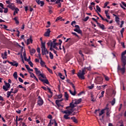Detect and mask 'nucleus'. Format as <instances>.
<instances>
[{"label":"nucleus","instance_id":"nucleus-1","mask_svg":"<svg viewBox=\"0 0 126 126\" xmlns=\"http://www.w3.org/2000/svg\"><path fill=\"white\" fill-rule=\"evenodd\" d=\"M86 69L88 70H90V67H85L84 68L82 69V71L80 70L79 72L77 74V76L79 78V79H85V72H86Z\"/></svg>","mask_w":126,"mask_h":126},{"label":"nucleus","instance_id":"nucleus-2","mask_svg":"<svg viewBox=\"0 0 126 126\" xmlns=\"http://www.w3.org/2000/svg\"><path fill=\"white\" fill-rule=\"evenodd\" d=\"M41 49L43 56H47V55L49 54V51L46 48L45 42H41Z\"/></svg>","mask_w":126,"mask_h":126},{"label":"nucleus","instance_id":"nucleus-3","mask_svg":"<svg viewBox=\"0 0 126 126\" xmlns=\"http://www.w3.org/2000/svg\"><path fill=\"white\" fill-rule=\"evenodd\" d=\"M74 27L75 28V29H74V31H75V32H77L78 34H81V33H82V31L80 30V27H79V26L75 25Z\"/></svg>","mask_w":126,"mask_h":126},{"label":"nucleus","instance_id":"nucleus-4","mask_svg":"<svg viewBox=\"0 0 126 126\" xmlns=\"http://www.w3.org/2000/svg\"><path fill=\"white\" fill-rule=\"evenodd\" d=\"M71 85L74 89V92H72L71 90H69V92H70V94H71V95H73V96H75L76 94V91H75V86L72 83H71Z\"/></svg>","mask_w":126,"mask_h":126},{"label":"nucleus","instance_id":"nucleus-5","mask_svg":"<svg viewBox=\"0 0 126 126\" xmlns=\"http://www.w3.org/2000/svg\"><path fill=\"white\" fill-rule=\"evenodd\" d=\"M123 67L121 68V66H120V65H118V71H121V72L123 73V74H124L125 73V72H126V67H125V66H122Z\"/></svg>","mask_w":126,"mask_h":126},{"label":"nucleus","instance_id":"nucleus-6","mask_svg":"<svg viewBox=\"0 0 126 126\" xmlns=\"http://www.w3.org/2000/svg\"><path fill=\"white\" fill-rule=\"evenodd\" d=\"M95 81L97 84H101L103 82V78H102V77H97L95 78Z\"/></svg>","mask_w":126,"mask_h":126},{"label":"nucleus","instance_id":"nucleus-7","mask_svg":"<svg viewBox=\"0 0 126 126\" xmlns=\"http://www.w3.org/2000/svg\"><path fill=\"white\" fill-rule=\"evenodd\" d=\"M121 61L123 63L122 66H126V57L121 56Z\"/></svg>","mask_w":126,"mask_h":126},{"label":"nucleus","instance_id":"nucleus-8","mask_svg":"<svg viewBox=\"0 0 126 126\" xmlns=\"http://www.w3.org/2000/svg\"><path fill=\"white\" fill-rule=\"evenodd\" d=\"M37 104L39 105V106H42L43 104H44V101H43V99L41 98V96H38V100L37 101Z\"/></svg>","mask_w":126,"mask_h":126},{"label":"nucleus","instance_id":"nucleus-9","mask_svg":"<svg viewBox=\"0 0 126 126\" xmlns=\"http://www.w3.org/2000/svg\"><path fill=\"white\" fill-rule=\"evenodd\" d=\"M63 114H67V115H70V114L73 113V109H71L69 110H65L63 111Z\"/></svg>","mask_w":126,"mask_h":126},{"label":"nucleus","instance_id":"nucleus-10","mask_svg":"<svg viewBox=\"0 0 126 126\" xmlns=\"http://www.w3.org/2000/svg\"><path fill=\"white\" fill-rule=\"evenodd\" d=\"M1 57L3 60L7 59V52L5 51L4 53H1Z\"/></svg>","mask_w":126,"mask_h":126},{"label":"nucleus","instance_id":"nucleus-11","mask_svg":"<svg viewBox=\"0 0 126 126\" xmlns=\"http://www.w3.org/2000/svg\"><path fill=\"white\" fill-rule=\"evenodd\" d=\"M51 32V30L50 29H48L47 31L44 33V36L45 37H50V32Z\"/></svg>","mask_w":126,"mask_h":126},{"label":"nucleus","instance_id":"nucleus-12","mask_svg":"<svg viewBox=\"0 0 126 126\" xmlns=\"http://www.w3.org/2000/svg\"><path fill=\"white\" fill-rule=\"evenodd\" d=\"M34 69L36 75H37V76H40V75H41V71L39 70V69H38V68H34Z\"/></svg>","mask_w":126,"mask_h":126},{"label":"nucleus","instance_id":"nucleus-13","mask_svg":"<svg viewBox=\"0 0 126 126\" xmlns=\"http://www.w3.org/2000/svg\"><path fill=\"white\" fill-rule=\"evenodd\" d=\"M114 16H115V21L117 22L118 24H120V18L117 16V15H115V14H113Z\"/></svg>","mask_w":126,"mask_h":126},{"label":"nucleus","instance_id":"nucleus-14","mask_svg":"<svg viewBox=\"0 0 126 126\" xmlns=\"http://www.w3.org/2000/svg\"><path fill=\"white\" fill-rule=\"evenodd\" d=\"M39 80L42 81V82H44V83H45L46 84H49V81L48 79H46L45 80L42 79L41 78H39Z\"/></svg>","mask_w":126,"mask_h":126},{"label":"nucleus","instance_id":"nucleus-15","mask_svg":"<svg viewBox=\"0 0 126 126\" xmlns=\"http://www.w3.org/2000/svg\"><path fill=\"white\" fill-rule=\"evenodd\" d=\"M74 101H75L74 104L76 105H77L78 104H80V103H81V101H82V99L79 98L78 100L75 99Z\"/></svg>","mask_w":126,"mask_h":126},{"label":"nucleus","instance_id":"nucleus-16","mask_svg":"<svg viewBox=\"0 0 126 126\" xmlns=\"http://www.w3.org/2000/svg\"><path fill=\"white\" fill-rule=\"evenodd\" d=\"M30 42L32 43L33 42V40L32 39V37L31 36H30L29 39H27V45H29L30 44Z\"/></svg>","mask_w":126,"mask_h":126},{"label":"nucleus","instance_id":"nucleus-17","mask_svg":"<svg viewBox=\"0 0 126 126\" xmlns=\"http://www.w3.org/2000/svg\"><path fill=\"white\" fill-rule=\"evenodd\" d=\"M63 99L62 98L61 99H57L56 100V104L57 105V106H60V103L61 102H63Z\"/></svg>","mask_w":126,"mask_h":126},{"label":"nucleus","instance_id":"nucleus-18","mask_svg":"<svg viewBox=\"0 0 126 126\" xmlns=\"http://www.w3.org/2000/svg\"><path fill=\"white\" fill-rule=\"evenodd\" d=\"M97 26H99V28L102 29V30H104V29H105V26L103 24L97 23Z\"/></svg>","mask_w":126,"mask_h":126},{"label":"nucleus","instance_id":"nucleus-19","mask_svg":"<svg viewBox=\"0 0 126 126\" xmlns=\"http://www.w3.org/2000/svg\"><path fill=\"white\" fill-rule=\"evenodd\" d=\"M57 46H59V43H54L53 44L52 47H53L54 49H56V50H59V48H58V47H57Z\"/></svg>","mask_w":126,"mask_h":126},{"label":"nucleus","instance_id":"nucleus-20","mask_svg":"<svg viewBox=\"0 0 126 126\" xmlns=\"http://www.w3.org/2000/svg\"><path fill=\"white\" fill-rule=\"evenodd\" d=\"M69 107H70L71 108H72L71 109L73 108H75V107H76V104H74V103H73V101L71 102L70 103V106Z\"/></svg>","mask_w":126,"mask_h":126},{"label":"nucleus","instance_id":"nucleus-21","mask_svg":"<svg viewBox=\"0 0 126 126\" xmlns=\"http://www.w3.org/2000/svg\"><path fill=\"white\" fill-rule=\"evenodd\" d=\"M7 7H9V8L12 9V10H14L15 9V7L14 6V5H12L11 4L8 5Z\"/></svg>","mask_w":126,"mask_h":126},{"label":"nucleus","instance_id":"nucleus-22","mask_svg":"<svg viewBox=\"0 0 126 126\" xmlns=\"http://www.w3.org/2000/svg\"><path fill=\"white\" fill-rule=\"evenodd\" d=\"M30 52L31 53V55L32 56L33 55V54H35V53H36V50H35V49L34 48H32L30 50Z\"/></svg>","mask_w":126,"mask_h":126},{"label":"nucleus","instance_id":"nucleus-23","mask_svg":"<svg viewBox=\"0 0 126 126\" xmlns=\"http://www.w3.org/2000/svg\"><path fill=\"white\" fill-rule=\"evenodd\" d=\"M105 110H106V109H103L101 110L100 112L99 113V116H102L103 114H105Z\"/></svg>","mask_w":126,"mask_h":126},{"label":"nucleus","instance_id":"nucleus-24","mask_svg":"<svg viewBox=\"0 0 126 126\" xmlns=\"http://www.w3.org/2000/svg\"><path fill=\"white\" fill-rule=\"evenodd\" d=\"M59 76H60V78H61V79H62L63 80H64V78H65L64 76L63 75V74L61 73H59Z\"/></svg>","mask_w":126,"mask_h":126},{"label":"nucleus","instance_id":"nucleus-25","mask_svg":"<svg viewBox=\"0 0 126 126\" xmlns=\"http://www.w3.org/2000/svg\"><path fill=\"white\" fill-rule=\"evenodd\" d=\"M71 119L72 120L73 122L75 123V124H77V123H78L77 119H75V117H71Z\"/></svg>","mask_w":126,"mask_h":126},{"label":"nucleus","instance_id":"nucleus-26","mask_svg":"<svg viewBox=\"0 0 126 126\" xmlns=\"http://www.w3.org/2000/svg\"><path fill=\"white\" fill-rule=\"evenodd\" d=\"M13 66H16V67L18 66V63L16 61H13Z\"/></svg>","mask_w":126,"mask_h":126},{"label":"nucleus","instance_id":"nucleus-27","mask_svg":"<svg viewBox=\"0 0 126 126\" xmlns=\"http://www.w3.org/2000/svg\"><path fill=\"white\" fill-rule=\"evenodd\" d=\"M106 115L107 116V117H109L110 116V109H109V108H106Z\"/></svg>","mask_w":126,"mask_h":126},{"label":"nucleus","instance_id":"nucleus-28","mask_svg":"<svg viewBox=\"0 0 126 126\" xmlns=\"http://www.w3.org/2000/svg\"><path fill=\"white\" fill-rule=\"evenodd\" d=\"M96 10H95V11L96 12H101V8H100V7H99L98 5H96Z\"/></svg>","mask_w":126,"mask_h":126},{"label":"nucleus","instance_id":"nucleus-29","mask_svg":"<svg viewBox=\"0 0 126 126\" xmlns=\"http://www.w3.org/2000/svg\"><path fill=\"white\" fill-rule=\"evenodd\" d=\"M45 67H46V68H47V69L48 70L49 72H50V73H52L53 74V70L50 69L49 68V67H47V66L46 65H44Z\"/></svg>","mask_w":126,"mask_h":126},{"label":"nucleus","instance_id":"nucleus-30","mask_svg":"<svg viewBox=\"0 0 126 126\" xmlns=\"http://www.w3.org/2000/svg\"><path fill=\"white\" fill-rule=\"evenodd\" d=\"M13 75L15 79H17V77H18L17 76V72H15Z\"/></svg>","mask_w":126,"mask_h":126},{"label":"nucleus","instance_id":"nucleus-31","mask_svg":"<svg viewBox=\"0 0 126 126\" xmlns=\"http://www.w3.org/2000/svg\"><path fill=\"white\" fill-rule=\"evenodd\" d=\"M18 11H19V8H15V11L14 12V15H15L16 13H18Z\"/></svg>","mask_w":126,"mask_h":126},{"label":"nucleus","instance_id":"nucleus-32","mask_svg":"<svg viewBox=\"0 0 126 126\" xmlns=\"http://www.w3.org/2000/svg\"><path fill=\"white\" fill-rule=\"evenodd\" d=\"M124 32H125V28H123L122 29V30L120 31V32H121V36H122V37H124V35L123 34Z\"/></svg>","mask_w":126,"mask_h":126},{"label":"nucleus","instance_id":"nucleus-33","mask_svg":"<svg viewBox=\"0 0 126 126\" xmlns=\"http://www.w3.org/2000/svg\"><path fill=\"white\" fill-rule=\"evenodd\" d=\"M68 116H70L69 115H64L63 117L65 120H69L70 119V117H68Z\"/></svg>","mask_w":126,"mask_h":126},{"label":"nucleus","instance_id":"nucleus-34","mask_svg":"<svg viewBox=\"0 0 126 126\" xmlns=\"http://www.w3.org/2000/svg\"><path fill=\"white\" fill-rule=\"evenodd\" d=\"M5 86L7 87L8 89L10 88V84L8 83H5Z\"/></svg>","mask_w":126,"mask_h":126},{"label":"nucleus","instance_id":"nucleus-35","mask_svg":"<svg viewBox=\"0 0 126 126\" xmlns=\"http://www.w3.org/2000/svg\"><path fill=\"white\" fill-rule=\"evenodd\" d=\"M105 93V91H103L101 92V95L99 96V99H101V98H103V97H104V94Z\"/></svg>","mask_w":126,"mask_h":126},{"label":"nucleus","instance_id":"nucleus-36","mask_svg":"<svg viewBox=\"0 0 126 126\" xmlns=\"http://www.w3.org/2000/svg\"><path fill=\"white\" fill-rule=\"evenodd\" d=\"M64 97H66V100H68V94H67V92H66L64 93Z\"/></svg>","mask_w":126,"mask_h":126},{"label":"nucleus","instance_id":"nucleus-37","mask_svg":"<svg viewBox=\"0 0 126 126\" xmlns=\"http://www.w3.org/2000/svg\"><path fill=\"white\" fill-rule=\"evenodd\" d=\"M49 57L51 60H53V59H54V55H53L52 52H49Z\"/></svg>","mask_w":126,"mask_h":126},{"label":"nucleus","instance_id":"nucleus-38","mask_svg":"<svg viewBox=\"0 0 126 126\" xmlns=\"http://www.w3.org/2000/svg\"><path fill=\"white\" fill-rule=\"evenodd\" d=\"M115 103H116V99L115 98H113V99L111 101V105H112V106H114V105H115Z\"/></svg>","mask_w":126,"mask_h":126},{"label":"nucleus","instance_id":"nucleus-39","mask_svg":"<svg viewBox=\"0 0 126 126\" xmlns=\"http://www.w3.org/2000/svg\"><path fill=\"white\" fill-rule=\"evenodd\" d=\"M14 20H15L16 24H19V21H18V20H17V17H15L14 18Z\"/></svg>","mask_w":126,"mask_h":126},{"label":"nucleus","instance_id":"nucleus-40","mask_svg":"<svg viewBox=\"0 0 126 126\" xmlns=\"http://www.w3.org/2000/svg\"><path fill=\"white\" fill-rule=\"evenodd\" d=\"M40 64L41 66H44L45 65V62L43 61V60H41L40 61Z\"/></svg>","mask_w":126,"mask_h":126},{"label":"nucleus","instance_id":"nucleus-41","mask_svg":"<svg viewBox=\"0 0 126 126\" xmlns=\"http://www.w3.org/2000/svg\"><path fill=\"white\" fill-rule=\"evenodd\" d=\"M3 9H4L3 11L4 13H7V12H8V9L7 8H3Z\"/></svg>","mask_w":126,"mask_h":126},{"label":"nucleus","instance_id":"nucleus-42","mask_svg":"<svg viewBox=\"0 0 126 126\" xmlns=\"http://www.w3.org/2000/svg\"><path fill=\"white\" fill-rule=\"evenodd\" d=\"M53 42H52V41H50L47 43L48 46H51V47H53Z\"/></svg>","mask_w":126,"mask_h":126},{"label":"nucleus","instance_id":"nucleus-43","mask_svg":"<svg viewBox=\"0 0 126 126\" xmlns=\"http://www.w3.org/2000/svg\"><path fill=\"white\" fill-rule=\"evenodd\" d=\"M3 89L4 91H7L8 90V88L6 87L5 86H3Z\"/></svg>","mask_w":126,"mask_h":126},{"label":"nucleus","instance_id":"nucleus-44","mask_svg":"<svg viewBox=\"0 0 126 126\" xmlns=\"http://www.w3.org/2000/svg\"><path fill=\"white\" fill-rule=\"evenodd\" d=\"M88 88H89V89H93V88H94V85L93 84L91 86H88Z\"/></svg>","mask_w":126,"mask_h":126},{"label":"nucleus","instance_id":"nucleus-45","mask_svg":"<svg viewBox=\"0 0 126 126\" xmlns=\"http://www.w3.org/2000/svg\"><path fill=\"white\" fill-rule=\"evenodd\" d=\"M79 54H80L82 57V58H84V55H83V54L82 53V51L81 50H80L79 51Z\"/></svg>","mask_w":126,"mask_h":126},{"label":"nucleus","instance_id":"nucleus-46","mask_svg":"<svg viewBox=\"0 0 126 126\" xmlns=\"http://www.w3.org/2000/svg\"><path fill=\"white\" fill-rule=\"evenodd\" d=\"M71 34H72V35H74L75 36H76L77 38H79V36H78V35H77V34L76 32H72Z\"/></svg>","mask_w":126,"mask_h":126},{"label":"nucleus","instance_id":"nucleus-47","mask_svg":"<svg viewBox=\"0 0 126 126\" xmlns=\"http://www.w3.org/2000/svg\"><path fill=\"white\" fill-rule=\"evenodd\" d=\"M61 1H62V2H63V0H57L55 3H61Z\"/></svg>","mask_w":126,"mask_h":126},{"label":"nucleus","instance_id":"nucleus-48","mask_svg":"<svg viewBox=\"0 0 126 126\" xmlns=\"http://www.w3.org/2000/svg\"><path fill=\"white\" fill-rule=\"evenodd\" d=\"M125 55H126V50L123 52H122L121 56H126Z\"/></svg>","mask_w":126,"mask_h":126},{"label":"nucleus","instance_id":"nucleus-49","mask_svg":"<svg viewBox=\"0 0 126 126\" xmlns=\"http://www.w3.org/2000/svg\"><path fill=\"white\" fill-rule=\"evenodd\" d=\"M29 64H30V65H31L32 67H33V63H32V62L29 61Z\"/></svg>","mask_w":126,"mask_h":126},{"label":"nucleus","instance_id":"nucleus-50","mask_svg":"<svg viewBox=\"0 0 126 126\" xmlns=\"http://www.w3.org/2000/svg\"><path fill=\"white\" fill-rule=\"evenodd\" d=\"M30 77L32 78H34V77H35V75L34 74V73H30Z\"/></svg>","mask_w":126,"mask_h":126},{"label":"nucleus","instance_id":"nucleus-51","mask_svg":"<svg viewBox=\"0 0 126 126\" xmlns=\"http://www.w3.org/2000/svg\"><path fill=\"white\" fill-rule=\"evenodd\" d=\"M88 19H89V17L87 16L85 19H83V21L85 22H86L87 21V20H88Z\"/></svg>","mask_w":126,"mask_h":126},{"label":"nucleus","instance_id":"nucleus-52","mask_svg":"<svg viewBox=\"0 0 126 126\" xmlns=\"http://www.w3.org/2000/svg\"><path fill=\"white\" fill-rule=\"evenodd\" d=\"M40 6H43V5L44 4V1H41L40 2Z\"/></svg>","mask_w":126,"mask_h":126},{"label":"nucleus","instance_id":"nucleus-53","mask_svg":"<svg viewBox=\"0 0 126 126\" xmlns=\"http://www.w3.org/2000/svg\"><path fill=\"white\" fill-rule=\"evenodd\" d=\"M11 93H13V92L10 91V92H7V95H9L10 96Z\"/></svg>","mask_w":126,"mask_h":126},{"label":"nucleus","instance_id":"nucleus-54","mask_svg":"<svg viewBox=\"0 0 126 126\" xmlns=\"http://www.w3.org/2000/svg\"><path fill=\"white\" fill-rule=\"evenodd\" d=\"M25 67H26L27 69H28V70H29V69H30V67H29V65L26 64Z\"/></svg>","mask_w":126,"mask_h":126},{"label":"nucleus","instance_id":"nucleus-55","mask_svg":"<svg viewBox=\"0 0 126 126\" xmlns=\"http://www.w3.org/2000/svg\"><path fill=\"white\" fill-rule=\"evenodd\" d=\"M98 112H100V109H96L94 111V114H97V113H98Z\"/></svg>","mask_w":126,"mask_h":126},{"label":"nucleus","instance_id":"nucleus-56","mask_svg":"<svg viewBox=\"0 0 126 126\" xmlns=\"http://www.w3.org/2000/svg\"><path fill=\"white\" fill-rule=\"evenodd\" d=\"M40 76H41V77H42V78H44L45 79H46V77L45 75H44V74H41L40 75Z\"/></svg>","mask_w":126,"mask_h":126},{"label":"nucleus","instance_id":"nucleus-57","mask_svg":"<svg viewBox=\"0 0 126 126\" xmlns=\"http://www.w3.org/2000/svg\"><path fill=\"white\" fill-rule=\"evenodd\" d=\"M17 2L18 3H20V4H22V1L21 0H17Z\"/></svg>","mask_w":126,"mask_h":126},{"label":"nucleus","instance_id":"nucleus-58","mask_svg":"<svg viewBox=\"0 0 126 126\" xmlns=\"http://www.w3.org/2000/svg\"><path fill=\"white\" fill-rule=\"evenodd\" d=\"M17 92H18V90L15 89L14 91V92H13V93L14 94H15V93H17Z\"/></svg>","mask_w":126,"mask_h":126},{"label":"nucleus","instance_id":"nucleus-59","mask_svg":"<svg viewBox=\"0 0 126 126\" xmlns=\"http://www.w3.org/2000/svg\"><path fill=\"white\" fill-rule=\"evenodd\" d=\"M19 81H20V82H21L22 83H23V80L20 77H19Z\"/></svg>","mask_w":126,"mask_h":126},{"label":"nucleus","instance_id":"nucleus-60","mask_svg":"<svg viewBox=\"0 0 126 126\" xmlns=\"http://www.w3.org/2000/svg\"><path fill=\"white\" fill-rule=\"evenodd\" d=\"M10 0H6V3H7V4H10Z\"/></svg>","mask_w":126,"mask_h":126},{"label":"nucleus","instance_id":"nucleus-61","mask_svg":"<svg viewBox=\"0 0 126 126\" xmlns=\"http://www.w3.org/2000/svg\"><path fill=\"white\" fill-rule=\"evenodd\" d=\"M36 51H37V53H38V54H40V48L37 47V49H36Z\"/></svg>","mask_w":126,"mask_h":126},{"label":"nucleus","instance_id":"nucleus-62","mask_svg":"<svg viewBox=\"0 0 126 126\" xmlns=\"http://www.w3.org/2000/svg\"><path fill=\"white\" fill-rule=\"evenodd\" d=\"M52 125H54V123H52V122L50 121V123L48 125V126H52Z\"/></svg>","mask_w":126,"mask_h":126},{"label":"nucleus","instance_id":"nucleus-63","mask_svg":"<svg viewBox=\"0 0 126 126\" xmlns=\"http://www.w3.org/2000/svg\"><path fill=\"white\" fill-rule=\"evenodd\" d=\"M24 59L25 61H26V62H29V59H28L26 57H24Z\"/></svg>","mask_w":126,"mask_h":126},{"label":"nucleus","instance_id":"nucleus-64","mask_svg":"<svg viewBox=\"0 0 126 126\" xmlns=\"http://www.w3.org/2000/svg\"><path fill=\"white\" fill-rule=\"evenodd\" d=\"M35 1L38 4H40V2H41V1L40 0H35Z\"/></svg>","mask_w":126,"mask_h":126}]
</instances>
